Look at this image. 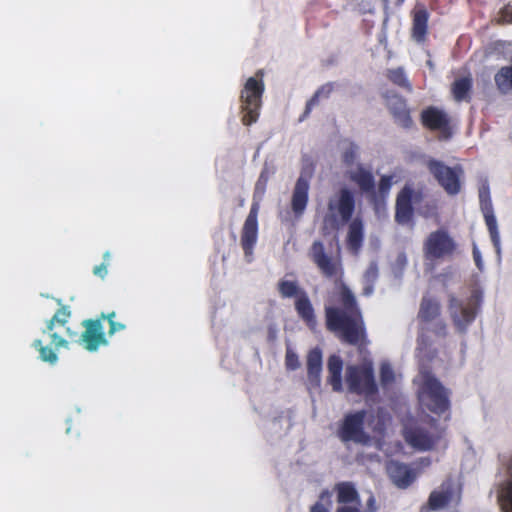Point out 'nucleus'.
I'll use <instances>...</instances> for the list:
<instances>
[{
	"instance_id": "f257e3e1",
	"label": "nucleus",
	"mask_w": 512,
	"mask_h": 512,
	"mask_svg": "<svg viewBox=\"0 0 512 512\" xmlns=\"http://www.w3.org/2000/svg\"><path fill=\"white\" fill-rule=\"evenodd\" d=\"M419 386L418 399L421 413L440 416L448 409V398L440 382L429 372H421L415 379Z\"/></svg>"
},
{
	"instance_id": "f03ea898",
	"label": "nucleus",
	"mask_w": 512,
	"mask_h": 512,
	"mask_svg": "<svg viewBox=\"0 0 512 512\" xmlns=\"http://www.w3.org/2000/svg\"><path fill=\"white\" fill-rule=\"evenodd\" d=\"M264 89L263 80L258 74L246 80L240 95L244 125L250 126L258 120Z\"/></svg>"
},
{
	"instance_id": "7ed1b4c3",
	"label": "nucleus",
	"mask_w": 512,
	"mask_h": 512,
	"mask_svg": "<svg viewBox=\"0 0 512 512\" xmlns=\"http://www.w3.org/2000/svg\"><path fill=\"white\" fill-rule=\"evenodd\" d=\"M435 422L436 418L428 414L423 416L420 421L413 420L407 422L403 430L405 441L417 450L424 451L431 449L438 435L434 431L428 430L425 425L429 424L432 427Z\"/></svg>"
},
{
	"instance_id": "20e7f679",
	"label": "nucleus",
	"mask_w": 512,
	"mask_h": 512,
	"mask_svg": "<svg viewBox=\"0 0 512 512\" xmlns=\"http://www.w3.org/2000/svg\"><path fill=\"white\" fill-rule=\"evenodd\" d=\"M454 250L455 243L447 232L438 230L430 233L423 246L425 270L432 272L435 268L434 261L449 257Z\"/></svg>"
},
{
	"instance_id": "39448f33",
	"label": "nucleus",
	"mask_w": 512,
	"mask_h": 512,
	"mask_svg": "<svg viewBox=\"0 0 512 512\" xmlns=\"http://www.w3.org/2000/svg\"><path fill=\"white\" fill-rule=\"evenodd\" d=\"M345 379L351 392L372 395L377 391L373 374V363L370 360H364L360 366H348Z\"/></svg>"
},
{
	"instance_id": "423d86ee",
	"label": "nucleus",
	"mask_w": 512,
	"mask_h": 512,
	"mask_svg": "<svg viewBox=\"0 0 512 512\" xmlns=\"http://www.w3.org/2000/svg\"><path fill=\"white\" fill-rule=\"evenodd\" d=\"M427 167L447 194L453 196L460 192L464 174L461 166L449 167L441 161L429 159Z\"/></svg>"
},
{
	"instance_id": "0eeeda50",
	"label": "nucleus",
	"mask_w": 512,
	"mask_h": 512,
	"mask_svg": "<svg viewBox=\"0 0 512 512\" xmlns=\"http://www.w3.org/2000/svg\"><path fill=\"white\" fill-rule=\"evenodd\" d=\"M354 208L355 200L353 192L343 187L330 197L325 221L330 222L332 225L338 222L346 223L351 218Z\"/></svg>"
},
{
	"instance_id": "6e6552de",
	"label": "nucleus",
	"mask_w": 512,
	"mask_h": 512,
	"mask_svg": "<svg viewBox=\"0 0 512 512\" xmlns=\"http://www.w3.org/2000/svg\"><path fill=\"white\" fill-rule=\"evenodd\" d=\"M309 257L326 277H339L342 275L341 261L337 256L329 255L320 241H314L310 250Z\"/></svg>"
},
{
	"instance_id": "1a4fd4ad",
	"label": "nucleus",
	"mask_w": 512,
	"mask_h": 512,
	"mask_svg": "<svg viewBox=\"0 0 512 512\" xmlns=\"http://www.w3.org/2000/svg\"><path fill=\"white\" fill-rule=\"evenodd\" d=\"M258 212L259 204L254 202L241 232V246L244 251L245 260L248 263L253 260V250L258 239Z\"/></svg>"
},
{
	"instance_id": "9d476101",
	"label": "nucleus",
	"mask_w": 512,
	"mask_h": 512,
	"mask_svg": "<svg viewBox=\"0 0 512 512\" xmlns=\"http://www.w3.org/2000/svg\"><path fill=\"white\" fill-rule=\"evenodd\" d=\"M480 207L484 215L485 223L490 233L492 243L497 254H500V235L498 231L497 220L493 212L490 198V190L487 184H483L479 189Z\"/></svg>"
},
{
	"instance_id": "9b49d317",
	"label": "nucleus",
	"mask_w": 512,
	"mask_h": 512,
	"mask_svg": "<svg viewBox=\"0 0 512 512\" xmlns=\"http://www.w3.org/2000/svg\"><path fill=\"white\" fill-rule=\"evenodd\" d=\"M422 192L414 190L406 185L398 194L396 200V221L399 224H407L412 217V204H416L422 200Z\"/></svg>"
},
{
	"instance_id": "f8f14e48",
	"label": "nucleus",
	"mask_w": 512,
	"mask_h": 512,
	"mask_svg": "<svg viewBox=\"0 0 512 512\" xmlns=\"http://www.w3.org/2000/svg\"><path fill=\"white\" fill-rule=\"evenodd\" d=\"M366 417L367 413L365 411H358L347 415L340 432L341 439L345 442L366 443L368 436L363 431V422Z\"/></svg>"
},
{
	"instance_id": "ddd939ff",
	"label": "nucleus",
	"mask_w": 512,
	"mask_h": 512,
	"mask_svg": "<svg viewBox=\"0 0 512 512\" xmlns=\"http://www.w3.org/2000/svg\"><path fill=\"white\" fill-rule=\"evenodd\" d=\"M460 502L458 488L450 482L444 483L438 490L430 494L428 504L431 510L449 509Z\"/></svg>"
},
{
	"instance_id": "4468645a",
	"label": "nucleus",
	"mask_w": 512,
	"mask_h": 512,
	"mask_svg": "<svg viewBox=\"0 0 512 512\" xmlns=\"http://www.w3.org/2000/svg\"><path fill=\"white\" fill-rule=\"evenodd\" d=\"M341 300L343 303L344 311L339 314L334 308H327V320H360L362 318L361 312L356 305L355 298L351 291L346 287L341 290Z\"/></svg>"
},
{
	"instance_id": "2eb2a0df",
	"label": "nucleus",
	"mask_w": 512,
	"mask_h": 512,
	"mask_svg": "<svg viewBox=\"0 0 512 512\" xmlns=\"http://www.w3.org/2000/svg\"><path fill=\"white\" fill-rule=\"evenodd\" d=\"M326 325L328 330L349 343L358 344L364 339L362 322H326Z\"/></svg>"
},
{
	"instance_id": "dca6fc26",
	"label": "nucleus",
	"mask_w": 512,
	"mask_h": 512,
	"mask_svg": "<svg viewBox=\"0 0 512 512\" xmlns=\"http://www.w3.org/2000/svg\"><path fill=\"white\" fill-rule=\"evenodd\" d=\"M102 323L103 322H82L85 330L82 332L80 340L84 348L89 352H95L100 345L107 344Z\"/></svg>"
},
{
	"instance_id": "f3484780",
	"label": "nucleus",
	"mask_w": 512,
	"mask_h": 512,
	"mask_svg": "<svg viewBox=\"0 0 512 512\" xmlns=\"http://www.w3.org/2000/svg\"><path fill=\"white\" fill-rule=\"evenodd\" d=\"M345 176L356 184L362 192H372L374 189V177L370 170L363 165L351 166L344 171Z\"/></svg>"
},
{
	"instance_id": "a211bd4d",
	"label": "nucleus",
	"mask_w": 512,
	"mask_h": 512,
	"mask_svg": "<svg viewBox=\"0 0 512 512\" xmlns=\"http://www.w3.org/2000/svg\"><path fill=\"white\" fill-rule=\"evenodd\" d=\"M386 469L391 481L399 488L408 487L415 479L408 466L397 461L388 462Z\"/></svg>"
},
{
	"instance_id": "6ab92c4d",
	"label": "nucleus",
	"mask_w": 512,
	"mask_h": 512,
	"mask_svg": "<svg viewBox=\"0 0 512 512\" xmlns=\"http://www.w3.org/2000/svg\"><path fill=\"white\" fill-rule=\"evenodd\" d=\"M449 309L453 320H472L477 316V306L472 300L463 303L455 296H450Z\"/></svg>"
},
{
	"instance_id": "aec40b11",
	"label": "nucleus",
	"mask_w": 512,
	"mask_h": 512,
	"mask_svg": "<svg viewBox=\"0 0 512 512\" xmlns=\"http://www.w3.org/2000/svg\"><path fill=\"white\" fill-rule=\"evenodd\" d=\"M386 104L393 114L395 120L403 127H408L411 124L409 111L406 107L405 101L396 94H387Z\"/></svg>"
},
{
	"instance_id": "412c9836",
	"label": "nucleus",
	"mask_w": 512,
	"mask_h": 512,
	"mask_svg": "<svg viewBox=\"0 0 512 512\" xmlns=\"http://www.w3.org/2000/svg\"><path fill=\"white\" fill-rule=\"evenodd\" d=\"M322 372V353L315 348L307 356L308 381L314 387H319L321 383Z\"/></svg>"
},
{
	"instance_id": "4be33fe9",
	"label": "nucleus",
	"mask_w": 512,
	"mask_h": 512,
	"mask_svg": "<svg viewBox=\"0 0 512 512\" xmlns=\"http://www.w3.org/2000/svg\"><path fill=\"white\" fill-rule=\"evenodd\" d=\"M308 190V182L303 178H299L296 182L291 202L292 210L296 216H301L306 209L308 202Z\"/></svg>"
},
{
	"instance_id": "5701e85b",
	"label": "nucleus",
	"mask_w": 512,
	"mask_h": 512,
	"mask_svg": "<svg viewBox=\"0 0 512 512\" xmlns=\"http://www.w3.org/2000/svg\"><path fill=\"white\" fill-rule=\"evenodd\" d=\"M509 479L501 483L497 490V498L503 512H512V455L507 465Z\"/></svg>"
},
{
	"instance_id": "b1692460",
	"label": "nucleus",
	"mask_w": 512,
	"mask_h": 512,
	"mask_svg": "<svg viewBox=\"0 0 512 512\" xmlns=\"http://www.w3.org/2000/svg\"><path fill=\"white\" fill-rule=\"evenodd\" d=\"M328 369V382L332 386V389L336 392L343 390L342 384V370L343 361L337 355H331L327 362Z\"/></svg>"
},
{
	"instance_id": "393cba45",
	"label": "nucleus",
	"mask_w": 512,
	"mask_h": 512,
	"mask_svg": "<svg viewBox=\"0 0 512 512\" xmlns=\"http://www.w3.org/2000/svg\"><path fill=\"white\" fill-rule=\"evenodd\" d=\"M364 238V226L360 219L352 220L348 227L347 246L349 250L356 253L362 246Z\"/></svg>"
},
{
	"instance_id": "a878e982",
	"label": "nucleus",
	"mask_w": 512,
	"mask_h": 512,
	"mask_svg": "<svg viewBox=\"0 0 512 512\" xmlns=\"http://www.w3.org/2000/svg\"><path fill=\"white\" fill-rule=\"evenodd\" d=\"M338 506L361 502L355 486L350 482H342L335 486Z\"/></svg>"
},
{
	"instance_id": "bb28decb",
	"label": "nucleus",
	"mask_w": 512,
	"mask_h": 512,
	"mask_svg": "<svg viewBox=\"0 0 512 512\" xmlns=\"http://www.w3.org/2000/svg\"><path fill=\"white\" fill-rule=\"evenodd\" d=\"M494 82L501 94L512 93V62L501 67L494 75Z\"/></svg>"
},
{
	"instance_id": "cd10ccee",
	"label": "nucleus",
	"mask_w": 512,
	"mask_h": 512,
	"mask_svg": "<svg viewBox=\"0 0 512 512\" xmlns=\"http://www.w3.org/2000/svg\"><path fill=\"white\" fill-rule=\"evenodd\" d=\"M423 123L431 129H442L448 123L447 115L437 108H428L422 113Z\"/></svg>"
},
{
	"instance_id": "c85d7f7f",
	"label": "nucleus",
	"mask_w": 512,
	"mask_h": 512,
	"mask_svg": "<svg viewBox=\"0 0 512 512\" xmlns=\"http://www.w3.org/2000/svg\"><path fill=\"white\" fill-rule=\"evenodd\" d=\"M441 306L438 299L431 296H424L422 298L419 317L421 320H434L440 316Z\"/></svg>"
},
{
	"instance_id": "c756f323",
	"label": "nucleus",
	"mask_w": 512,
	"mask_h": 512,
	"mask_svg": "<svg viewBox=\"0 0 512 512\" xmlns=\"http://www.w3.org/2000/svg\"><path fill=\"white\" fill-rule=\"evenodd\" d=\"M428 14L425 10L419 9L414 13L413 26H412V38L421 42L424 40L427 32Z\"/></svg>"
},
{
	"instance_id": "7c9ffc66",
	"label": "nucleus",
	"mask_w": 512,
	"mask_h": 512,
	"mask_svg": "<svg viewBox=\"0 0 512 512\" xmlns=\"http://www.w3.org/2000/svg\"><path fill=\"white\" fill-rule=\"evenodd\" d=\"M277 290L283 298H298L304 290L300 287L296 280L282 278L277 284Z\"/></svg>"
},
{
	"instance_id": "2f4dec72",
	"label": "nucleus",
	"mask_w": 512,
	"mask_h": 512,
	"mask_svg": "<svg viewBox=\"0 0 512 512\" xmlns=\"http://www.w3.org/2000/svg\"><path fill=\"white\" fill-rule=\"evenodd\" d=\"M472 80L470 77L457 79L452 87L453 96L456 101L466 100L469 96Z\"/></svg>"
},
{
	"instance_id": "473e14b6",
	"label": "nucleus",
	"mask_w": 512,
	"mask_h": 512,
	"mask_svg": "<svg viewBox=\"0 0 512 512\" xmlns=\"http://www.w3.org/2000/svg\"><path fill=\"white\" fill-rule=\"evenodd\" d=\"M295 307L298 314L300 315V317L303 318V320H312L314 316L313 308L309 300V297L305 291L302 294H300L298 298L295 299Z\"/></svg>"
},
{
	"instance_id": "72a5a7b5",
	"label": "nucleus",
	"mask_w": 512,
	"mask_h": 512,
	"mask_svg": "<svg viewBox=\"0 0 512 512\" xmlns=\"http://www.w3.org/2000/svg\"><path fill=\"white\" fill-rule=\"evenodd\" d=\"M32 346L39 351V357L43 362L51 365H55L58 362V355L51 345L43 346L42 340L35 339Z\"/></svg>"
},
{
	"instance_id": "f704fd0d",
	"label": "nucleus",
	"mask_w": 512,
	"mask_h": 512,
	"mask_svg": "<svg viewBox=\"0 0 512 512\" xmlns=\"http://www.w3.org/2000/svg\"><path fill=\"white\" fill-rule=\"evenodd\" d=\"M380 383L383 387H390L397 382L399 375L395 372L391 364L383 361L379 370Z\"/></svg>"
},
{
	"instance_id": "c9c22d12",
	"label": "nucleus",
	"mask_w": 512,
	"mask_h": 512,
	"mask_svg": "<svg viewBox=\"0 0 512 512\" xmlns=\"http://www.w3.org/2000/svg\"><path fill=\"white\" fill-rule=\"evenodd\" d=\"M333 90V85L328 83L319 88L314 96L307 102L306 109L300 121H303L305 117L311 112L312 108L318 103L319 98L328 97Z\"/></svg>"
},
{
	"instance_id": "e433bc0d",
	"label": "nucleus",
	"mask_w": 512,
	"mask_h": 512,
	"mask_svg": "<svg viewBox=\"0 0 512 512\" xmlns=\"http://www.w3.org/2000/svg\"><path fill=\"white\" fill-rule=\"evenodd\" d=\"M66 322H48V325L46 329L43 331L44 333H49V336L51 337V343L50 345L55 346L56 348L59 347H65L68 348L69 342L62 338L58 333L52 332L53 328L55 327V324H59L63 326Z\"/></svg>"
},
{
	"instance_id": "4c0bfd02",
	"label": "nucleus",
	"mask_w": 512,
	"mask_h": 512,
	"mask_svg": "<svg viewBox=\"0 0 512 512\" xmlns=\"http://www.w3.org/2000/svg\"><path fill=\"white\" fill-rule=\"evenodd\" d=\"M330 497L331 495L329 492L321 493L319 501H317L313 506H311L310 512H330Z\"/></svg>"
},
{
	"instance_id": "58836bf2",
	"label": "nucleus",
	"mask_w": 512,
	"mask_h": 512,
	"mask_svg": "<svg viewBox=\"0 0 512 512\" xmlns=\"http://www.w3.org/2000/svg\"><path fill=\"white\" fill-rule=\"evenodd\" d=\"M344 171L351 166L361 165L358 161L357 150L350 146L343 154Z\"/></svg>"
},
{
	"instance_id": "ea45409f",
	"label": "nucleus",
	"mask_w": 512,
	"mask_h": 512,
	"mask_svg": "<svg viewBox=\"0 0 512 512\" xmlns=\"http://www.w3.org/2000/svg\"><path fill=\"white\" fill-rule=\"evenodd\" d=\"M388 77L393 83H395L399 86H402V87L409 86L406 75L401 68L390 70L388 73Z\"/></svg>"
},
{
	"instance_id": "a19ab883",
	"label": "nucleus",
	"mask_w": 512,
	"mask_h": 512,
	"mask_svg": "<svg viewBox=\"0 0 512 512\" xmlns=\"http://www.w3.org/2000/svg\"><path fill=\"white\" fill-rule=\"evenodd\" d=\"M438 279L443 285L448 286L458 279V272L454 267H448L438 275Z\"/></svg>"
},
{
	"instance_id": "79ce46f5",
	"label": "nucleus",
	"mask_w": 512,
	"mask_h": 512,
	"mask_svg": "<svg viewBox=\"0 0 512 512\" xmlns=\"http://www.w3.org/2000/svg\"><path fill=\"white\" fill-rule=\"evenodd\" d=\"M285 365L287 369L296 370L300 367V361L297 354L290 348L287 347L285 356Z\"/></svg>"
},
{
	"instance_id": "37998d69",
	"label": "nucleus",
	"mask_w": 512,
	"mask_h": 512,
	"mask_svg": "<svg viewBox=\"0 0 512 512\" xmlns=\"http://www.w3.org/2000/svg\"><path fill=\"white\" fill-rule=\"evenodd\" d=\"M408 263L407 257L404 253L398 254L393 264V273L396 277H401L403 271Z\"/></svg>"
},
{
	"instance_id": "c03bdc74",
	"label": "nucleus",
	"mask_w": 512,
	"mask_h": 512,
	"mask_svg": "<svg viewBox=\"0 0 512 512\" xmlns=\"http://www.w3.org/2000/svg\"><path fill=\"white\" fill-rule=\"evenodd\" d=\"M498 21L501 23H512V2H509L500 10Z\"/></svg>"
},
{
	"instance_id": "a18cd8bd",
	"label": "nucleus",
	"mask_w": 512,
	"mask_h": 512,
	"mask_svg": "<svg viewBox=\"0 0 512 512\" xmlns=\"http://www.w3.org/2000/svg\"><path fill=\"white\" fill-rule=\"evenodd\" d=\"M378 277V268L376 264H370L364 274V282L374 283Z\"/></svg>"
},
{
	"instance_id": "49530a36",
	"label": "nucleus",
	"mask_w": 512,
	"mask_h": 512,
	"mask_svg": "<svg viewBox=\"0 0 512 512\" xmlns=\"http://www.w3.org/2000/svg\"><path fill=\"white\" fill-rule=\"evenodd\" d=\"M394 180L393 176L384 175L381 177L380 183H379V191L381 194H386L390 190L391 186L393 185Z\"/></svg>"
},
{
	"instance_id": "de8ad7c7",
	"label": "nucleus",
	"mask_w": 512,
	"mask_h": 512,
	"mask_svg": "<svg viewBox=\"0 0 512 512\" xmlns=\"http://www.w3.org/2000/svg\"><path fill=\"white\" fill-rule=\"evenodd\" d=\"M71 317V311L68 306H62L57 312L51 317L50 320H64L65 318Z\"/></svg>"
},
{
	"instance_id": "09e8293b",
	"label": "nucleus",
	"mask_w": 512,
	"mask_h": 512,
	"mask_svg": "<svg viewBox=\"0 0 512 512\" xmlns=\"http://www.w3.org/2000/svg\"><path fill=\"white\" fill-rule=\"evenodd\" d=\"M107 266L108 263L102 262L100 265H97L93 268V274L104 279L108 274Z\"/></svg>"
},
{
	"instance_id": "8fccbe9b",
	"label": "nucleus",
	"mask_w": 512,
	"mask_h": 512,
	"mask_svg": "<svg viewBox=\"0 0 512 512\" xmlns=\"http://www.w3.org/2000/svg\"><path fill=\"white\" fill-rule=\"evenodd\" d=\"M376 500L374 496H370L366 503V508L362 510L363 512H376L377 511Z\"/></svg>"
},
{
	"instance_id": "3c124183",
	"label": "nucleus",
	"mask_w": 512,
	"mask_h": 512,
	"mask_svg": "<svg viewBox=\"0 0 512 512\" xmlns=\"http://www.w3.org/2000/svg\"><path fill=\"white\" fill-rule=\"evenodd\" d=\"M109 324H110V329H109L108 333L110 335L114 334L117 331L125 329V325L123 324V322H109Z\"/></svg>"
},
{
	"instance_id": "603ef678",
	"label": "nucleus",
	"mask_w": 512,
	"mask_h": 512,
	"mask_svg": "<svg viewBox=\"0 0 512 512\" xmlns=\"http://www.w3.org/2000/svg\"><path fill=\"white\" fill-rule=\"evenodd\" d=\"M363 293L366 296L371 295L373 293V283H366V282H364Z\"/></svg>"
},
{
	"instance_id": "864d4df0",
	"label": "nucleus",
	"mask_w": 512,
	"mask_h": 512,
	"mask_svg": "<svg viewBox=\"0 0 512 512\" xmlns=\"http://www.w3.org/2000/svg\"><path fill=\"white\" fill-rule=\"evenodd\" d=\"M466 325H467V322H462V321L455 322V328H456L458 331H460V332H462V331H464V330H465Z\"/></svg>"
},
{
	"instance_id": "5fc2aeb1",
	"label": "nucleus",
	"mask_w": 512,
	"mask_h": 512,
	"mask_svg": "<svg viewBox=\"0 0 512 512\" xmlns=\"http://www.w3.org/2000/svg\"><path fill=\"white\" fill-rule=\"evenodd\" d=\"M473 254H474L475 262H476L477 266L480 268L481 258H480L479 252L475 248H474Z\"/></svg>"
},
{
	"instance_id": "6e6d98bb",
	"label": "nucleus",
	"mask_w": 512,
	"mask_h": 512,
	"mask_svg": "<svg viewBox=\"0 0 512 512\" xmlns=\"http://www.w3.org/2000/svg\"><path fill=\"white\" fill-rule=\"evenodd\" d=\"M94 320H107V313L101 312Z\"/></svg>"
},
{
	"instance_id": "4d7b16f0",
	"label": "nucleus",
	"mask_w": 512,
	"mask_h": 512,
	"mask_svg": "<svg viewBox=\"0 0 512 512\" xmlns=\"http://www.w3.org/2000/svg\"><path fill=\"white\" fill-rule=\"evenodd\" d=\"M103 262L105 263H108L109 260H110V252L109 251H106L104 254H103Z\"/></svg>"
},
{
	"instance_id": "13d9d810",
	"label": "nucleus",
	"mask_w": 512,
	"mask_h": 512,
	"mask_svg": "<svg viewBox=\"0 0 512 512\" xmlns=\"http://www.w3.org/2000/svg\"><path fill=\"white\" fill-rule=\"evenodd\" d=\"M116 317V312L111 311L107 313V320H113Z\"/></svg>"
},
{
	"instance_id": "bf43d9fd",
	"label": "nucleus",
	"mask_w": 512,
	"mask_h": 512,
	"mask_svg": "<svg viewBox=\"0 0 512 512\" xmlns=\"http://www.w3.org/2000/svg\"><path fill=\"white\" fill-rule=\"evenodd\" d=\"M374 430H381V426L379 424H376L373 426Z\"/></svg>"
},
{
	"instance_id": "052dcab7",
	"label": "nucleus",
	"mask_w": 512,
	"mask_h": 512,
	"mask_svg": "<svg viewBox=\"0 0 512 512\" xmlns=\"http://www.w3.org/2000/svg\"><path fill=\"white\" fill-rule=\"evenodd\" d=\"M362 11L363 12H371V9L370 8H363Z\"/></svg>"
},
{
	"instance_id": "680f3d73",
	"label": "nucleus",
	"mask_w": 512,
	"mask_h": 512,
	"mask_svg": "<svg viewBox=\"0 0 512 512\" xmlns=\"http://www.w3.org/2000/svg\"><path fill=\"white\" fill-rule=\"evenodd\" d=\"M507 49H508V50H510V51H512V44H508V45H507Z\"/></svg>"
},
{
	"instance_id": "e2e57ef3",
	"label": "nucleus",
	"mask_w": 512,
	"mask_h": 512,
	"mask_svg": "<svg viewBox=\"0 0 512 512\" xmlns=\"http://www.w3.org/2000/svg\"><path fill=\"white\" fill-rule=\"evenodd\" d=\"M70 430H71V427L69 426V427L66 429V433H70Z\"/></svg>"
},
{
	"instance_id": "0e129e2a",
	"label": "nucleus",
	"mask_w": 512,
	"mask_h": 512,
	"mask_svg": "<svg viewBox=\"0 0 512 512\" xmlns=\"http://www.w3.org/2000/svg\"><path fill=\"white\" fill-rule=\"evenodd\" d=\"M383 1H384L385 3H387V2H388V0H383Z\"/></svg>"
}]
</instances>
